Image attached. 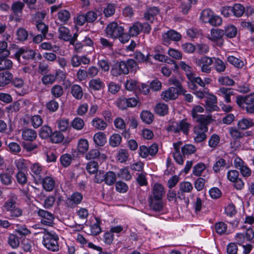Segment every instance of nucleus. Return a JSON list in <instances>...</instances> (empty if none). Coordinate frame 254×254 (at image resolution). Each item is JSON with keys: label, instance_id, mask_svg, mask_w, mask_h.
<instances>
[{"label": "nucleus", "instance_id": "1", "mask_svg": "<svg viewBox=\"0 0 254 254\" xmlns=\"http://www.w3.org/2000/svg\"><path fill=\"white\" fill-rule=\"evenodd\" d=\"M197 123L199 125L194 128V133L196 134L194 141L199 143L206 138L205 132L208 131L207 125L210 123V118L202 116L197 120Z\"/></svg>", "mask_w": 254, "mask_h": 254}, {"label": "nucleus", "instance_id": "2", "mask_svg": "<svg viewBox=\"0 0 254 254\" xmlns=\"http://www.w3.org/2000/svg\"><path fill=\"white\" fill-rule=\"evenodd\" d=\"M43 244L49 250L57 252L59 250L58 244L59 237L55 233L49 232L44 229Z\"/></svg>", "mask_w": 254, "mask_h": 254}, {"label": "nucleus", "instance_id": "3", "mask_svg": "<svg viewBox=\"0 0 254 254\" xmlns=\"http://www.w3.org/2000/svg\"><path fill=\"white\" fill-rule=\"evenodd\" d=\"M36 53L30 49L27 48H19L14 54L15 58L17 61L23 64H26L30 60H33L35 58Z\"/></svg>", "mask_w": 254, "mask_h": 254}, {"label": "nucleus", "instance_id": "4", "mask_svg": "<svg viewBox=\"0 0 254 254\" xmlns=\"http://www.w3.org/2000/svg\"><path fill=\"white\" fill-rule=\"evenodd\" d=\"M3 207L11 217H18L22 214V210L16 206L15 201L12 198L5 202Z\"/></svg>", "mask_w": 254, "mask_h": 254}, {"label": "nucleus", "instance_id": "5", "mask_svg": "<svg viewBox=\"0 0 254 254\" xmlns=\"http://www.w3.org/2000/svg\"><path fill=\"white\" fill-rule=\"evenodd\" d=\"M106 31V34L110 37L117 38L123 34L124 28L122 26H118L117 22H113L107 26Z\"/></svg>", "mask_w": 254, "mask_h": 254}, {"label": "nucleus", "instance_id": "6", "mask_svg": "<svg viewBox=\"0 0 254 254\" xmlns=\"http://www.w3.org/2000/svg\"><path fill=\"white\" fill-rule=\"evenodd\" d=\"M213 58H211L207 56H204L200 59H196L195 63L197 65L201 67V70L202 72L208 73L211 70L210 65L213 63Z\"/></svg>", "mask_w": 254, "mask_h": 254}, {"label": "nucleus", "instance_id": "7", "mask_svg": "<svg viewBox=\"0 0 254 254\" xmlns=\"http://www.w3.org/2000/svg\"><path fill=\"white\" fill-rule=\"evenodd\" d=\"M179 190L177 192L178 198L180 199H185V196L184 193H189L191 192L193 189L191 184L188 182H183L180 183Z\"/></svg>", "mask_w": 254, "mask_h": 254}, {"label": "nucleus", "instance_id": "8", "mask_svg": "<svg viewBox=\"0 0 254 254\" xmlns=\"http://www.w3.org/2000/svg\"><path fill=\"white\" fill-rule=\"evenodd\" d=\"M181 94L175 87H170L167 90L162 93V98L165 101H168L170 100H175L177 98L178 95Z\"/></svg>", "mask_w": 254, "mask_h": 254}, {"label": "nucleus", "instance_id": "9", "mask_svg": "<svg viewBox=\"0 0 254 254\" xmlns=\"http://www.w3.org/2000/svg\"><path fill=\"white\" fill-rule=\"evenodd\" d=\"M224 35L223 30L212 29L210 35H208V37L211 41L217 42V45L221 46L223 43L222 38Z\"/></svg>", "mask_w": 254, "mask_h": 254}, {"label": "nucleus", "instance_id": "10", "mask_svg": "<svg viewBox=\"0 0 254 254\" xmlns=\"http://www.w3.org/2000/svg\"><path fill=\"white\" fill-rule=\"evenodd\" d=\"M190 126V124L187 123L186 120H182L176 127L175 126L169 127V130L172 131L175 133L182 130L185 134H187L189 130Z\"/></svg>", "mask_w": 254, "mask_h": 254}, {"label": "nucleus", "instance_id": "11", "mask_svg": "<svg viewBox=\"0 0 254 254\" xmlns=\"http://www.w3.org/2000/svg\"><path fill=\"white\" fill-rule=\"evenodd\" d=\"M159 9L156 6L147 8L146 12L144 14V18L145 20L152 22L154 20V17L159 13Z\"/></svg>", "mask_w": 254, "mask_h": 254}, {"label": "nucleus", "instance_id": "12", "mask_svg": "<svg viewBox=\"0 0 254 254\" xmlns=\"http://www.w3.org/2000/svg\"><path fill=\"white\" fill-rule=\"evenodd\" d=\"M236 99L237 103L240 107H242L243 104H252L254 102V93L245 96L239 95L237 97Z\"/></svg>", "mask_w": 254, "mask_h": 254}, {"label": "nucleus", "instance_id": "13", "mask_svg": "<svg viewBox=\"0 0 254 254\" xmlns=\"http://www.w3.org/2000/svg\"><path fill=\"white\" fill-rule=\"evenodd\" d=\"M149 206L153 210L161 211L163 210V203L162 199H156L150 195L149 199Z\"/></svg>", "mask_w": 254, "mask_h": 254}, {"label": "nucleus", "instance_id": "14", "mask_svg": "<svg viewBox=\"0 0 254 254\" xmlns=\"http://www.w3.org/2000/svg\"><path fill=\"white\" fill-rule=\"evenodd\" d=\"M13 77V74L8 70L0 73V86L3 87L9 84Z\"/></svg>", "mask_w": 254, "mask_h": 254}, {"label": "nucleus", "instance_id": "15", "mask_svg": "<svg viewBox=\"0 0 254 254\" xmlns=\"http://www.w3.org/2000/svg\"><path fill=\"white\" fill-rule=\"evenodd\" d=\"M7 57L0 54V71L8 70L12 67L13 63L10 60L7 59Z\"/></svg>", "mask_w": 254, "mask_h": 254}, {"label": "nucleus", "instance_id": "16", "mask_svg": "<svg viewBox=\"0 0 254 254\" xmlns=\"http://www.w3.org/2000/svg\"><path fill=\"white\" fill-rule=\"evenodd\" d=\"M165 193V191L162 185L159 184H154L153 188V198L156 199H162Z\"/></svg>", "mask_w": 254, "mask_h": 254}, {"label": "nucleus", "instance_id": "17", "mask_svg": "<svg viewBox=\"0 0 254 254\" xmlns=\"http://www.w3.org/2000/svg\"><path fill=\"white\" fill-rule=\"evenodd\" d=\"M59 38L65 41H69L70 43L73 42L71 39V35L69 33V30L64 26L60 27L59 28Z\"/></svg>", "mask_w": 254, "mask_h": 254}, {"label": "nucleus", "instance_id": "18", "mask_svg": "<svg viewBox=\"0 0 254 254\" xmlns=\"http://www.w3.org/2000/svg\"><path fill=\"white\" fill-rule=\"evenodd\" d=\"M22 136L24 140L32 141L36 138L37 133L32 129L26 128L23 130Z\"/></svg>", "mask_w": 254, "mask_h": 254}, {"label": "nucleus", "instance_id": "19", "mask_svg": "<svg viewBox=\"0 0 254 254\" xmlns=\"http://www.w3.org/2000/svg\"><path fill=\"white\" fill-rule=\"evenodd\" d=\"M43 188L47 191H52L55 186V181L50 177H46L42 180Z\"/></svg>", "mask_w": 254, "mask_h": 254}, {"label": "nucleus", "instance_id": "20", "mask_svg": "<svg viewBox=\"0 0 254 254\" xmlns=\"http://www.w3.org/2000/svg\"><path fill=\"white\" fill-rule=\"evenodd\" d=\"M94 141L97 145L102 146L106 142V135L102 132H98L94 135Z\"/></svg>", "mask_w": 254, "mask_h": 254}, {"label": "nucleus", "instance_id": "21", "mask_svg": "<svg viewBox=\"0 0 254 254\" xmlns=\"http://www.w3.org/2000/svg\"><path fill=\"white\" fill-rule=\"evenodd\" d=\"M142 121L147 124H150L153 121V115L148 111H143L140 114Z\"/></svg>", "mask_w": 254, "mask_h": 254}, {"label": "nucleus", "instance_id": "22", "mask_svg": "<svg viewBox=\"0 0 254 254\" xmlns=\"http://www.w3.org/2000/svg\"><path fill=\"white\" fill-rule=\"evenodd\" d=\"M232 10L235 16L240 17L245 13V8L243 5L237 3L232 7Z\"/></svg>", "mask_w": 254, "mask_h": 254}, {"label": "nucleus", "instance_id": "23", "mask_svg": "<svg viewBox=\"0 0 254 254\" xmlns=\"http://www.w3.org/2000/svg\"><path fill=\"white\" fill-rule=\"evenodd\" d=\"M92 126L99 130H104L107 126V124L102 119L96 118L92 122Z\"/></svg>", "mask_w": 254, "mask_h": 254}, {"label": "nucleus", "instance_id": "24", "mask_svg": "<svg viewBox=\"0 0 254 254\" xmlns=\"http://www.w3.org/2000/svg\"><path fill=\"white\" fill-rule=\"evenodd\" d=\"M216 103V97L214 95H210L209 97L206 98L205 104L206 105V110L211 111L214 110Z\"/></svg>", "mask_w": 254, "mask_h": 254}, {"label": "nucleus", "instance_id": "25", "mask_svg": "<svg viewBox=\"0 0 254 254\" xmlns=\"http://www.w3.org/2000/svg\"><path fill=\"white\" fill-rule=\"evenodd\" d=\"M204 110L203 108L200 106H196L194 107L191 112L192 116L193 119H196V122H197V120L202 116L203 117H207L210 118V123L212 120L211 117L209 116H205V115H198L197 113H202Z\"/></svg>", "mask_w": 254, "mask_h": 254}, {"label": "nucleus", "instance_id": "26", "mask_svg": "<svg viewBox=\"0 0 254 254\" xmlns=\"http://www.w3.org/2000/svg\"><path fill=\"white\" fill-rule=\"evenodd\" d=\"M169 83L176 86V89L179 91L181 94H185L186 91L183 88L180 81L176 77H172L169 79Z\"/></svg>", "mask_w": 254, "mask_h": 254}, {"label": "nucleus", "instance_id": "27", "mask_svg": "<svg viewBox=\"0 0 254 254\" xmlns=\"http://www.w3.org/2000/svg\"><path fill=\"white\" fill-rule=\"evenodd\" d=\"M52 133V129L48 126H43L39 131V135L42 138L50 137Z\"/></svg>", "mask_w": 254, "mask_h": 254}, {"label": "nucleus", "instance_id": "28", "mask_svg": "<svg viewBox=\"0 0 254 254\" xmlns=\"http://www.w3.org/2000/svg\"><path fill=\"white\" fill-rule=\"evenodd\" d=\"M0 180L3 185L8 186L12 183V177L9 173H3L0 175Z\"/></svg>", "mask_w": 254, "mask_h": 254}, {"label": "nucleus", "instance_id": "29", "mask_svg": "<svg viewBox=\"0 0 254 254\" xmlns=\"http://www.w3.org/2000/svg\"><path fill=\"white\" fill-rule=\"evenodd\" d=\"M214 60V65L216 71L218 72L224 71L226 69L225 63L219 58H213Z\"/></svg>", "mask_w": 254, "mask_h": 254}, {"label": "nucleus", "instance_id": "30", "mask_svg": "<svg viewBox=\"0 0 254 254\" xmlns=\"http://www.w3.org/2000/svg\"><path fill=\"white\" fill-rule=\"evenodd\" d=\"M196 151V148L192 144H186L182 148V152L184 156L193 154Z\"/></svg>", "mask_w": 254, "mask_h": 254}, {"label": "nucleus", "instance_id": "31", "mask_svg": "<svg viewBox=\"0 0 254 254\" xmlns=\"http://www.w3.org/2000/svg\"><path fill=\"white\" fill-rule=\"evenodd\" d=\"M227 61L232 64L237 68H242L244 66V63L243 61L234 57L229 56L227 58Z\"/></svg>", "mask_w": 254, "mask_h": 254}, {"label": "nucleus", "instance_id": "32", "mask_svg": "<svg viewBox=\"0 0 254 254\" xmlns=\"http://www.w3.org/2000/svg\"><path fill=\"white\" fill-rule=\"evenodd\" d=\"M71 93L76 99H81L83 96L82 90L81 87L78 85H73L71 87Z\"/></svg>", "mask_w": 254, "mask_h": 254}, {"label": "nucleus", "instance_id": "33", "mask_svg": "<svg viewBox=\"0 0 254 254\" xmlns=\"http://www.w3.org/2000/svg\"><path fill=\"white\" fill-rule=\"evenodd\" d=\"M64 135L60 131H56L52 133L50 137L51 141L53 143H58L63 141Z\"/></svg>", "mask_w": 254, "mask_h": 254}, {"label": "nucleus", "instance_id": "34", "mask_svg": "<svg viewBox=\"0 0 254 254\" xmlns=\"http://www.w3.org/2000/svg\"><path fill=\"white\" fill-rule=\"evenodd\" d=\"M254 124L252 122V121L248 120L247 119H243L240 121L238 123V126L240 128L245 130L248 128L250 127L253 126Z\"/></svg>", "mask_w": 254, "mask_h": 254}, {"label": "nucleus", "instance_id": "35", "mask_svg": "<svg viewBox=\"0 0 254 254\" xmlns=\"http://www.w3.org/2000/svg\"><path fill=\"white\" fill-rule=\"evenodd\" d=\"M31 172L38 178V180H42L40 175L42 172V167L38 163H35L32 165L30 168Z\"/></svg>", "mask_w": 254, "mask_h": 254}, {"label": "nucleus", "instance_id": "36", "mask_svg": "<svg viewBox=\"0 0 254 254\" xmlns=\"http://www.w3.org/2000/svg\"><path fill=\"white\" fill-rule=\"evenodd\" d=\"M141 30V23L136 22L134 23L129 29L130 35L132 36H136L139 34Z\"/></svg>", "mask_w": 254, "mask_h": 254}, {"label": "nucleus", "instance_id": "37", "mask_svg": "<svg viewBox=\"0 0 254 254\" xmlns=\"http://www.w3.org/2000/svg\"><path fill=\"white\" fill-rule=\"evenodd\" d=\"M168 108L165 104H158L155 108V112L160 115H164L168 113Z\"/></svg>", "mask_w": 254, "mask_h": 254}, {"label": "nucleus", "instance_id": "38", "mask_svg": "<svg viewBox=\"0 0 254 254\" xmlns=\"http://www.w3.org/2000/svg\"><path fill=\"white\" fill-rule=\"evenodd\" d=\"M212 16V11L209 9H206L202 11L201 19L204 22H209Z\"/></svg>", "mask_w": 254, "mask_h": 254}, {"label": "nucleus", "instance_id": "39", "mask_svg": "<svg viewBox=\"0 0 254 254\" xmlns=\"http://www.w3.org/2000/svg\"><path fill=\"white\" fill-rule=\"evenodd\" d=\"M116 180V176L113 172H109L106 173L105 182L108 185H112Z\"/></svg>", "mask_w": 254, "mask_h": 254}, {"label": "nucleus", "instance_id": "40", "mask_svg": "<svg viewBox=\"0 0 254 254\" xmlns=\"http://www.w3.org/2000/svg\"><path fill=\"white\" fill-rule=\"evenodd\" d=\"M226 163L223 158L219 159L214 164L213 167V170L215 173H218L220 170L225 166Z\"/></svg>", "mask_w": 254, "mask_h": 254}, {"label": "nucleus", "instance_id": "41", "mask_svg": "<svg viewBox=\"0 0 254 254\" xmlns=\"http://www.w3.org/2000/svg\"><path fill=\"white\" fill-rule=\"evenodd\" d=\"M103 83L100 79H94L91 80L89 82L90 88L98 90H100L103 86Z\"/></svg>", "mask_w": 254, "mask_h": 254}, {"label": "nucleus", "instance_id": "42", "mask_svg": "<svg viewBox=\"0 0 254 254\" xmlns=\"http://www.w3.org/2000/svg\"><path fill=\"white\" fill-rule=\"evenodd\" d=\"M98 168V163L94 161H90L86 166V170L90 174H94L97 172Z\"/></svg>", "mask_w": 254, "mask_h": 254}, {"label": "nucleus", "instance_id": "43", "mask_svg": "<svg viewBox=\"0 0 254 254\" xmlns=\"http://www.w3.org/2000/svg\"><path fill=\"white\" fill-rule=\"evenodd\" d=\"M51 93L55 97H60L64 93L63 87L60 85H56L52 88Z\"/></svg>", "mask_w": 254, "mask_h": 254}, {"label": "nucleus", "instance_id": "44", "mask_svg": "<svg viewBox=\"0 0 254 254\" xmlns=\"http://www.w3.org/2000/svg\"><path fill=\"white\" fill-rule=\"evenodd\" d=\"M122 140V137L119 134H114L110 137V144L113 146L116 147L118 146Z\"/></svg>", "mask_w": 254, "mask_h": 254}, {"label": "nucleus", "instance_id": "45", "mask_svg": "<svg viewBox=\"0 0 254 254\" xmlns=\"http://www.w3.org/2000/svg\"><path fill=\"white\" fill-rule=\"evenodd\" d=\"M71 160V156L68 154L63 155L60 159L62 165L64 167L68 166L70 164Z\"/></svg>", "mask_w": 254, "mask_h": 254}, {"label": "nucleus", "instance_id": "46", "mask_svg": "<svg viewBox=\"0 0 254 254\" xmlns=\"http://www.w3.org/2000/svg\"><path fill=\"white\" fill-rule=\"evenodd\" d=\"M84 125V121L80 118H76L71 123L72 127L77 130L81 129Z\"/></svg>", "mask_w": 254, "mask_h": 254}, {"label": "nucleus", "instance_id": "47", "mask_svg": "<svg viewBox=\"0 0 254 254\" xmlns=\"http://www.w3.org/2000/svg\"><path fill=\"white\" fill-rule=\"evenodd\" d=\"M8 243L13 248H16L19 245V241L17 237L14 234H10L8 238Z\"/></svg>", "mask_w": 254, "mask_h": 254}, {"label": "nucleus", "instance_id": "48", "mask_svg": "<svg viewBox=\"0 0 254 254\" xmlns=\"http://www.w3.org/2000/svg\"><path fill=\"white\" fill-rule=\"evenodd\" d=\"M167 38L170 40L178 41L181 38V35L174 30H170L166 33Z\"/></svg>", "mask_w": 254, "mask_h": 254}, {"label": "nucleus", "instance_id": "49", "mask_svg": "<svg viewBox=\"0 0 254 254\" xmlns=\"http://www.w3.org/2000/svg\"><path fill=\"white\" fill-rule=\"evenodd\" d=\"M16 34L17 39L21 41L27 40L28 36V32L25 29L22 28L17 30Z\"/></svg>", "mask_w": 254, "mask_h": 254}, {"label": "nucleus", "instance_id": "50", "mask_svg": "<svg viewBox=\"0 0 254 254\" xmlns=\"http://www.w3.org/2000/svg\"><path fill=\"white\" fill-rule=\"evenodd\" d=\"M58 127L61 131H64L70 127L68 120L63 119L58 121Z\"/></svg>", "mask_w": 254, "mask_h": 254}, {"label": "nucleus", "instance_id": "51", "mask_svg": "<svg viewBox=\"0 0 254 254\" xmlns=\"http://www.w3.org/2000/svg\"><path fill=\"white\" fill-rule=\"evenodd\" d=\"M88 148V143L86 139H80L78 144V150L79 152L84 153Z\"/></svg>", "mask_w": 254, "mask_h": 254}, {"label": "nucleus", "instance_id": "52", "mask_svg": "<svg viewBox=\"0 0 254 254\" xmlns=\"http://www.w3.org/2000/svg\"><path fill=\"white\" fill-rule=\"evenodd\" d=\"M225 35L228 38H233L237 34V29L233 26H228L225 28Z\"/></svg>", "mask_w": 254, "mask_h": 254}, {"label": "nucleus", "instance_id": "53", "mask_svg": "<svg viewBox=\"0 0 254 254\" xmlns=\"http://www.w3.org/2000/svg\"><path fill=\"white\" fill-rule=\"evenodd\" d=\"M24 6V4L20 1H17L13 3L11 6V9L15 14L21 13L22 10Z\"/></svg>", "mask_w": 254, "mask_h": 254}, {"label": "nucleus", "instance_id": "54", "mask_svg": "<svg viewBox=\"0 0 254 254\" xmlns=\"http://www.w3.org/2000/svg\"><path fill=\"white\" fill-rule=\"evenodd\" d=\"M7 43L4 41H0V54L4 57H8L9 51L7 49Z\"/></svg>", "mask_w": 254, "mask_h": 254}, {"label": "nucleus", "instance_id": "55", "mask_svg": "<svg viewBox=\"0 0 254 254\" xmlns=\"http://www.w3.org/2000/svg\"><path fill=\"white\" fill-rule=\"evenodd\" d=\"M70 17V13L66 10H61L58 13V18L61 21L66 22L69 20Z\"/></svg>", "mask_w": 254, "mask_h": 254}, {"label": "nucleus", "instance_id": "56", "mask_svg": "<svg viewBox=\"0 0 254 254\" xmlns=\"http://www.w3.org/2000/svg\"><path fill=\"white\" fill-rule=\"evenodd\" d=\"M205 169V166L203 163H198L193 167V174L196 176H199Z\"/></svg>", "mask_w": 254, "mask_h": 254}, {"label": "nucleus", "instance_id": "57", "mask_svg": "<svg viewBox=\"0 0 254 254\" xmlns=\"http://www.w3.org/2000/svg\"><path fill=\"white\" fill-rule=\"evenodd\" d=\"M128 98L121 97L117 101V105L122 110H125L128 107Z\"/></svg>", "mask_w": 254, "mask_h": 254}, {"label": "nucleus", "instance_id": "58", "mask_svg": "<svg viewBox=\"0 0 254 254\" xmlns=\"http://www.w3.org/2000/svg\"><path fill=\"white\" fill-rule=\"evenodd\" d=\"M128 157L127 151L126 149H120L118 153V160L122 163L126 162Z\"/></svg>", "mask_w": 254, "mask_h": 254}, {"label": "nucleus", "instance_id": "59", "mask_svg": "<svg viewBox=\"0 0 254 254\" xmlns=\"http://www.w3.org/2000/svg\"><path fill=\"white\" fill-rule=\"evenodd\" d=\"M31 122L33 127L34 128H37L42 125L43 120L40 116L35 115L32 117Z\"/></svg>", "mask_w": 254, "mask_h": 254}, {"label": "nucleus", "instance_id": "60", "mask_svg": "<svg viewBox=\"0 0 254 254\" xmlns=\"http://www.w3.org/2000/svg\"><path fill=\"white\" fill-rule=\"evenodd\" d=\"M215 230L216 232L220 234H223L225 233L227 230V226L223 222L217 223L215 224Z\"/></svg>", "mask_w": 254, "mask_h": 254}, {"label": "nucleus", "instance_id": "61", "mask_svg": "<svg viewBox=\"0 0 254 254\" xmlns=\"http://www.w3.org/2000/svg\"><path fill=\"white\" fill-rule=\"evenodd\" d=\"M56 78V75L54 74H48L43 76L42 80L44 84H48L53 83Z\"/></svg>", "mask_w": 254, "mask_h": 254}, {"label": "nucleus", "instance_id": "62", "mask_svg": "<svg viewBox=\"0 0 254 254\" xmlns=\"http://www.w3.org/2000/svg\"><path fill=\"white\" fill-rule=\"evenodd\" d=\"M18 183L21 185H24L27 183V179L26 175L21 171L18 172L16 175Z\"/></svg>", "mask_w": 254, "mask_h": 254}, {"label": "nucleus", "instance_id": "63", "mask_svg": "<svg viewBox=\"0 0 254 254\" xmlns=\"http://www.w3.org/2000/svg\"><path fill=\"white\" fill-rule=\"evenodd\" d=\"M100 155V151L98 149H92L86 155L87 159H94L97 158Z\"/></svg>", "mask_w": 254, "mask_h": 254}, {"label": "nucleus", "instance_id": "64", "mask_svg": "<svg viewBox=\"0 0 254 254\" xmlns=\"http://www.w3.org/2000/svg\"><path fill=\"white\" fill-rule=\"evenodd\" d=\"M47 109L51 112H55L59 108V104L54 100L48 102L46 104Z\"/></svg>", "mask_w": 254, "mask_h": 254}]
</instances>
